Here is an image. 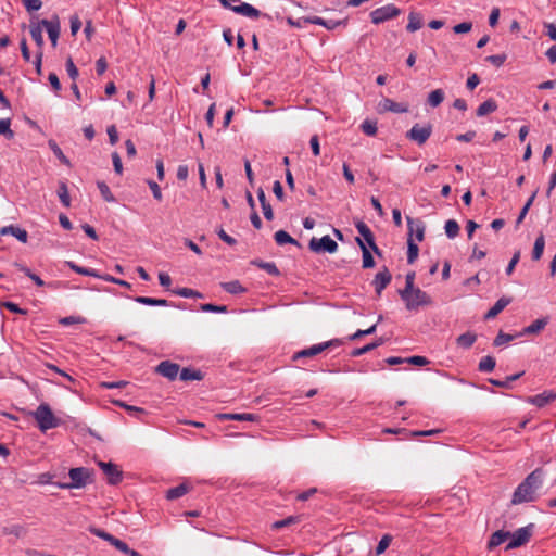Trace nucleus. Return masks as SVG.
<instances>
[{
  "label": "nucleus",
  "instance_id": "14",
  "mask_svg": "<svg viewBox=\"0 0 556 556\" xmlns=\"http://www.w3.org/2000/svg\"><path fill=\"white\" fill-rule=\"evenodd\" d=\"M180 371V366L170 361H163L155 367V372L174 381Z\"/></svg>",
  "mask_w": 556,
  "mask_h": 556
},
{
  "label": "nucleus",
  "instance_id": "16",
  "mask_svg": "<svg viewBox=\"0 0 556 556\" xmlns=\"http://www.w3.org/2000/svg\"><path fill=\"white\" fill-rule=\"evenodd\" d=\"M378 108L379 112L406 113L408 111L407 104L395 102L389 98L382 99Z\"/></svg>",
  "mask_w": 556,
  "mask_h": 556
},
{
  "label": "nucleus",
  "instance_id": "31",
  "mask_svg": "<svg viewBox=\"0 0 556 556\" xmlns=\"http://www.w3.org/2000/svg\"><path fill=\"white\" fill-rule=\"evenodd\" d=\"M496 110H497L496 101L493 99H489L478 106L476 114L478 117H482L490 113L495 112Z\"/></svg>",
  "mask_w": 556,
  "mask_h": 556
},
{
  "label": "nucleus",
  "instance_id": "41",
  "mask_svg": "<svg viewBox=\"0 0 556 556\" xmlns=\"http://www.w3.org/2000/svg\"><path fill=\"white\" fill-rule=\"evenodd\" d=\"M14 266L22 273H24L27 277H29L38 287H43L45 281L35 273H33L28 267L21 263H15Z\"/></svg>",
  "mask_w": 556,
  "mask_h": 556
},
{
  "label": "nucleus",
  "instance_id": "50",
  "mask_svg": "<svg viewBox=\"0 0 556 556\" xmlns=\"http://www.w3.org/2000/svg\"><path fill=\"white\" fill-rule=\"evenodd\" d=\"M113 546H115L118 552L128 556H140L138 552L130 549L128 545L119 539L114 540Z\"/></svg>",
  "mask_w": 556,
  "mask_h": 556
},
{
  "label": "nucleus",
  "instance_id": "15",
  "mask_svg": "<svg viewBox=\"0 0 556 556\" xmlns=\"http://www.w3.org/2000/svg\"><path fill=\"white\" fill-rule=\"evenodd\" d=\"M391 280V273L389 271L387 266H383L381 270L376 274L372 280V286L378 296L381 295L382 291L387 288Z\"/></svg>",
  "mask_w": 556,
  "mask_h": 556
},
{
  "label": "nucleus",
  "instance_id": "40",
  "mask_svg": "<svg viewBox=\"0 0 556 556\" xmlns=\"http://www.w3.org/2000/svg\"><path fill=\"white\" fill-rule=\"evenodd\" d=\"M525 372L521 371V372H518V374H515V375H511V376H508L506 377L505 380H497V379H489V382L495 387H500V388H505V389H509L510 388V383L513 381H516L517 379H519Z\"/></svg>",
  "mask_w": 556,
  "mask_h": 556
},
{
  "label": "nucleus",
  "instance_id": "49",
  "mask_svg": "<svg viewBox=\"0 0 556 556\" xmlns=\"http://www.w3.org/2000/svg\"><path fill=\"white\" fill-rule=\"evenodd\" d=\"M536 194H538V190H535V191L531 194V197L528 199V201L526 202V204H525V205H523V207L521 208V211H520V213H519V215H518V217H517V220H516V224H517V225L521 224V223H522V220L525 219V217H526V215H527V213H528L529 208H530V207H531V205L533 204V201H534V199H535Z\"/></svg>",
  "mask_w": 556,
  "mask_h": 556
},
{
  "label": "nucleus",
  "instance_id": "47",
  "mask_svg": "<svg viewBox=\"0 0 556 556\" xmlns=\"http://www.w3.org/2000/svg\"><path fill=\"white\" fill-rule=\"evenodd\" d=\"M0 135L4 136L9 140L14 138V131L11 129L10 118L0 119Z\"/></svg>",
  "mask_w": 556,
  "mask_h": 556
},
{
  "label": "nucleus",
  "instance_id": "11",
  "mask_svg": "<svg viewBox=\"0 0 556 556\" xmlns=\"http://www.w3.org/2000/svg\"><path fill=\"white\" fill-rule=\"evenodd\" d=\"M98 466L103 470L106 476V481L111 485H116L123 480V471L118 468L116 464L111 462H99Z\"/></svg>",
  "mask_w": 556,
  "mask_h": 556
},
{
  "label": "nucleus",
  "instance_id": "24",
  "mask_svg": "<svg viewBox=\"0 0 556 556\" xmlns=\"http://www.w3.org/2000/svg\"><path fill=\"white\" fill-rule=\"evenodd\" d=\"M179 378L182 381H191V380L200 381L204 378V375L200 369L185 367L179 371Z\"/></svg>",
  "mask_w": 556,
  "mask_h": 556
},
{
  "label": "nucleus",
  "instance_id": "7",
  "mask_svg": "<svg viewBox=\"0 0 556 556\" xmlns=\"http://www.w3.org/2000/svg\"><path fill=\"white\" fill-rule=\"evenodd\" d=\"M433 127L430 123L420 125L415 124L405 135L406 139L415 142L419 147L424 146L432 134Z\"/></svg>",
  "mask_w": 556,
  "mask_h": 556
},
{
  "label": "nucleus",
  "instance_id": "36",
  "mask_svg": "<svg viewBox=\"0 0 556 556\" xmlns=\"http://www.w3.org/2000/svg\"><path fill=\"white\" fill-rule=\"evenodd\" d=\"M220 286L226 292L230 294H240L247 291V289L240 283L239 280L222 282Z\"/></svg>",
  "mask_w": 556,
  "mask_h": 556
},
{
  "label": "nucleus",
  "instance_id": "9",
  "mask_svg": "<svg viewBox=\"0 0 556 556\" xmlns=\"http://www.w3.org/2000/svg\"><path fill=\"white\" fill-rule=\"evenodd\" d=\"M401 14V10L394 4H387L380 8L375 9L370 12V21L371 23L379 25L387 21L393 20Z\"/></svg>",
  "mask_w": 556,
  "mask_h": 556
},
{
  "label": "nucleus",
  "instance_id": "54",
  "mask_svg": "<svg viewBox=\"0 0 556 556\" xmlns=\"http://www.w3.org/2000/svg\"><path fill=\"white\" fill-rule=\"evenodd\" d=\"M414 281H415V271L407 273L406 277H405V287H404V289L400 290L399 293L406 294V293H408V291H412L414 288H416L414 285Z\"/></svg>",
  "mask_w": 556,
  "mask_h": 556
},
{
  "label": "nucleus",
  "instance_id": "4",
  "mask_svg": "<svg viewBox=\"0 0 556 556\" xmlns=\"http://www.w3.org/2000/svg\"><path fill=\"white\" fill-rule=\"evenodd\" d=\"M31 415L42 432L56 428L61 424V420L54 416L51 407L47 403H41Z\"/></svg>",
  "mask_w": 556,
  "mask_h": 556
},
{
  "label": "nucleus",
  "instance_id": "32",
  "mask_svg": "<svg viewBox=\"0 0 556 556\" xmlns=\"http://www.w3.org/2000/svg\"><path fill=\"white\" fill-rule=\"evenodd\" d=\"M547 323V318H539L528 327L523 328L521 334H536L545 328Z\"/></svg>",
  "mask_w": 556,
  "mask_h": 556
},
{
  "label": "nucleus",
  "instance_id": "34",
  "mask_svg": "<svg viewBox=\"0 0 556 556\" xmlns=\"http://www.w3.org/2000/svg\"><path fill=\"white\" fill-rule=\"evenodd\" d=\"M477 340V336L473 332L467 331L457 337L456 343L463 349H469L473 345Z\"/></svg>",
  "mask_w": 556,
  "mask_h": 556
},
{
  "label": "nucleus",
  "instance_id": "17",
  "mask_svg": "<svg viewBox=\"0 0 556 556\" xmlns=\"http://www.w3.org/2000/svg\"><path fill=\"white\" fill-rule=\"evenodd\" d=\"M407 227H408V237L413 238V235L416 236L418 241H422L425 238V224L419 219H414L409 216L406 217Z\"/></svg>",
  "mask_w": 556,
  "mask_h": 556
},
{
  "label": "nucleus",
  "instance_id": "42",
  "mask_svg": "<svg viewBox=\"0 0 556 556\" xmlns=\"http://www.w3.org/2000/svg\"><path fill=\"white\" fill-rule=\"evenodd\" d=\"M418 253H419L418 245L414 242L413 238L408 237L407 238V263L413 264L417 260Z\"/></svg>",
  "mask_w": 556,
  "mask_h": 556
},
{
  "label": "nucleus",
  "instance_id": "5",
  "mask_svg": "<svg viewBox=\"0 0 556 556\" xmlns=\"http://www.w3.org/2000/svg\"><path fill=\"white\" fill-rule=\"evenodd\" d=\"M400 296L405 302V306L408 311H415L419 306H429L432 304L431 296L420 288H414L406 294H400Z\"/></svg>",
  "mask_w": 556,
  "mask_h": 556
},
{
  "label": "nucleus",
  "instance_id": "57",
  "mask_svg": "<svg viewBox=\"0 0 556 556\" xmlns=\"http://www.w3.org/2000/svg\"><path fill=\"white\" fill-rule=\"evenodd\" d=\"M98 188L100 190V193L102 194L103 199L108 202L114 201V197L109 188V186L104 181L98 182Z\"/></svg>",
  "mask_w": 556,
  "mask_h": 556
},
{
  "label": "nucleus",
  "instance_id": "51",
  "mask_svg": "<svg viewBox=\"0 0 556 556\" xmlns=\"http://www.w3.org/2000/svg\"><path fill=\"white\" fill-rule=\"evenodd\" d=\"M361 129L363 130L364 134H366L367 136H375L377 134V123L374 122V121H370V119H365L362 124H361Z\"/></svg>",
  "mask_w": 556,
  "mask_h": 556
},
{
  "label": "nucleus",
  "instance_id": "56",
  "mask_svg": "<svg viewBox=\"0 0 556 556\" xmlns=\"http://www.w3.org/2000/svg\"><path fill=\"white\" fill-rule=\"evenodd\" d=\"M65 67H66V72H67L68 76L75 81L79 75V72L71 56L67 58Z\"/></svg>",
  "mask_w": 556,
  "mask_h": 556
},
{
  "label": "nucleus",
  "instance_id": "52",
  "mask_svg": "<svg viewBox=\"0 0 556 556\" xmlns=\"http://www.w3.org/2000/svg\"><path fill=\"white\" fill-rule=\"evenodd\" d=\"M392 542V536L390 534H384L381 540L379 541L377 547H376V555L379 556L382 553L386 552V549L389 547V545Z\"/></svg>",
  "mask_w": 556,
  "mask_h": 556
},
{
  "label": "nucleus",
  "instance_id": "20",
  "mask_svg": "<svg viewBox=\"0 0 556 556\" xmlns=\"http://www.w3.org/2000/svg\"><path fill=\"white\" fill-rule=\"evenodd\" d=\"M510 532L504 531V530H497L495 531L489 542H488V549L491 552L494 547L505 543L506 541H509Z\"/></svg>",
  "mask_w": 556,
  "mask_h": 556
},
{
  "label": "nucleus",
  "instance_id": "1",
  "mask_svg": "<svg viewBox=\"0 0 556 556\" xmlns=\"http://www.w3.org/2000/svg\"><path fill=\"white\" fill-rule=\"evenodd\" d=\"M544 471L542 468H536L529 473L525 480L516 488L511 504L518 505L522 503L534 502L536 500V491L543 484Z\"/></svg>",
  "mask_w": 556,
  "mask_h": 556
},
{
  "label": "nucleus",
  "instance_id": "30",
  "mask_svg": "<svg viewBox=\"0 0 556 556\" xmlns=\"http://www.w3.org/2000/svg\"><path fill=\"white\" fill-rule=\"evenodd\" d=\"M252 265L265 270L271 276H279L280 271L274 262H264L262 260H254L251 262Z\"/></svg>",
  "mask_w": 556,
  "mask_h": 556
},
{
  "label": "nucleus",
  "instance_id": "21",
  "mask_svg": "<svg viewBox=\"0 0 556 556\" xmlns=\"http://www.w3.org/2000/svg\"><path fill=\"white\" fill-rule=\"evenodd\" d=\"M219 420H238V421H256L258 416L250 413L242 414H218L216 416Z\"/></svg>",
  "mask_w": 556,
  "mask_h": 556
},
{
  "label": "nucleus",
  "instance_id": "53",
  "mask_svg": "<svg viewBox=\"0 0 556 556\" xmlns=\"http://www.w3.org/2000/svg\"><path fill=\"white\" fill-rule=\"evenodd\" d=\"M296 522H299V517L289 516L282 520H278V521L274 522L273 529L278 530V529L294 525Z\"/></svg>",
  "mask_w": 556,
  "mask_h": 556
},
{
  "label": "nucleus",
  "instance_id": "26",
  "mask_svg": "<svg viewBox=\"0 0 556 556\" xmlns=\"http://www.w3.org/2000/svg\"><path fill=\"white\" fill-rule=\"evenodd\" d=\"M1 233L2 235L10 233L23 243H26L27 238H28L27 231L25 229H22L17 226H13V225L2 228Z\"/></svg>",
  "mask_w": 556,
  "mask_h": 556
},
{
  "label": "nucleus",
  "instance_id": "46",
  "mask_svg": "<svg viewBox=\"0 0 556 556\" xmlns=\"http://www.w3.org/2000/svg\"><path fill=\"white\" fill-rule=\"evenodd\" d=\"M445 233L450 239H454L459 233V225L455 219H448L444 226Z\"/></svg>",
  "mask_w": 556,
  "mask_h": 556
},
{
  "label": "nucleus",
  "instance_id": "25",
  "mask_svg": "<svg viewBox=\"0 0 556 556\" xmlns=\"http://www.w3.org/2000/svg\"><path fill=\"white\" fill-rule=\"evenodd\" d=\"M191 490V486L187 483H180L175 488H170L166 491V498L169 501L177 500Z\"/></svg>",
  "mask_w": 556,
  "mask_h": 556
},
{
  "label": "nucleus",
  "instance_id": "58",
  "mask_svg": "<svg viewBox=\"0 0 556 556\" xmlns=\"http://www.w3.org/2000/svg\"><path fill=\"white\" fill-rule=\"evenodd\" d=\"M200 308L203 312H211V313H226L227 312L226 305H215V304H211V303L202 304Z\"/></svg>",
  "mask_w": 556,
  "mask_h": 556
},
{
  "label": "nucleus",
  "instance_id": "38",
  "mask_svg": "<svg viewBox=\"0 0 556 556\" xmlns=\"http://www.w3.org/2000/svg\"><path fill=\"white\" fill-rule=\"evenodd\" d=\"M274 238H275V241L278 245H283V244H294V245H300V243L294 239L292 238L287 231L285 230H278L275 232L274 235Z\"/></svg>",
  "mask_w": 556,
  "mask_h": 556
},
{
  "label": "nucleus",
  "instance_id": "29",
  "mask_svg": "<svg viewBox=\"0 0 556 556\" xmlns=\"http://www.w3.org/2000/svg\"><path fill=\"white\" fill-rule=\"evenodd\" d=\"M384 339L382 337L378 338L376 341L371 342V343H368L362 348H356L354 349L352 352H351V356L353 357H358V356H362L372 350H375L376 348L382 345L384 343Z\"/></svg>",
  "mask_w": 556,
  "mask_h": 556
},
{
  "label": "nucleus",
  "instance_id": "62",
  "mask_svg": "<svg viewBox=\"0 0 556 556\" xmlns=\"http://www.w3.org/2000/svg\"><path fill=\"white\" fill-rule=\"evenodd\" d=\"M147 184H148L149 188L151 189L154 199L157 201H162L163 195H162V190H161L160 186L153 180H148Z\"/></svg>",
  "mask_w": 556,
  "mask_h": 556
},
{
  "label": "nucleus",
  "instance_id": "61",
  "mask_svg": "<svg viewBox=\"0 0 556 556\" xmlns=\"http://www.w3.org/2000/svg\"><path fill=\"white\" fill-rule=\"evenodd\" d=\"M406 363L416 365V366H426L430 362L425 356L415 355V356H410V357L406 358Z\"/></svg>",
  "mask_w": 556,
  "mask_h": 556
},
{
  "label": "nucleus",
  "instance_id": "8",
  "mask_svg": "<svg viewBox=\"0 0 556 556\" xmlns=\"http://www.w3.org/2000/svg\"><path fill=\"white\" fill-rule=\"evenodd\" d=\"M341 344H343V341L341 339H332V340L303 349L299 352H295L292 356V359L298 361V359L304 358V357H313V356L320 354L321 352H324L325 350H327L329 348L339 346Z\"/></svg>",
  "mask_w": 556,
  "mask_h": 556
},
{
  "label": "nucleus",
  "instance_id": "64",
  "mask_svg": "<svg viewBox=\"0 0 556 556\" xmlns=\"http://www.w3.org/2000/svg\"><path fill=\"white\" fill-rule=\"evenodd\" d=\"M520 251H516L510 260V262L508 263L507 267H506V274L508 276H510L516 267V265L518 264L519 260H520Z\"/></svg>",
  "mask_w": 556,
  "mask_h": 556
},
{
  "label": "nucleus",
  "instance_id": "2",
  "mask_svg": "<svg viewBox=\"0 0 556 556\" xmlns=\"http://www.w3.org/2000/svg\"><path fill=\"white\" fill-rule=\"evenodd\" d=\"M71 482L54 483L60 489H80L93 482V471L86 467L71 468L68 471Z\"/></svg>",
  "mask_w": 556,
  "mask_h": 556
},
{
  "label": "nucleus",
  "instance_id": "10",
  "mask_svg": "<svg viewBox=\"0 0 556 556\" xmlns=\"http://www.w3.org/2000/svg\"><path fill=\"white\" fill-rule=\"evenodd\" d=\"M308 248L311 251H313L315 253H321V252L334 253L338 250V244L333 239H331L327 235L319 239L313 237L309 240Z\"/></svg>",
  "mask_w": 556,
  "mask_h": 556
},
{
  "label": "nucleus",
  "instance_id": "12",
  "mask_svg": "<svg viewBox=\"0 0 556 556\" xmlns=\"http://www.w3.org/2000/svg\"><path fill=\"white\" fill-rule=\"evenodd\" d=\"M355 227L358 231V233L363 237V239L366 241V243L369 245L371 251L379 257L382 256V251L378 248V245L375 242V236L370 228L362 220H358L355 224Z\"/></svg>",
  "mask_w": 556,
  "mask_h": 556
},
{
  "label": "nucleus",
  "instance_id": "35",
  "mask_svg": "<svg viewBox=\"0 0 556 556\" xmlns=\"http://www.w3.org/2000/svg\"><path fill=\"white\" fill-rule=\"evenodd\" d=\"M48 146L52 150L53 154L58 157V160L62 164H64V165H66L68 167L72 166L70 159L63 153L61 148L58 146V143L53 139H50L48 141Z\"/></svg>",
  "mask_w": 556,
  "mask_h": 556
},
{
  "label": "nucleus",
  "instance_id": "23",
  "mask_svg": "<svg viewBox=\"0 0 556 556\" xmlns=\"http://www.w3.org/2000/svg\"><path fill=\"white\" fill-rule=\"evenodd\" d=\"M257 198L261 203V207H262L264 217L267 220H273L274 219L273 207H271L270 203L267 201L265 192H264L263 188H261V187L257 190Z\"/></svg>",
  "mask_w": 556,
  "mask_h": 556
},
{
  "label": "nucleus",
  "instance_id": "3",
  "mask_svg": "<svg viewBox=\"0 0 556 556\" xmlns=\"http://www.w3.org/2000/svg\"><path fill=\"white\" fill-rule=\"evenodd\" d=\"M219 3L222 4L223 8L229 9L237 14H240L252 20H257L260 17L266 18L267 21L273 20L271 15H269L268 13H263L253 5L245 2H241L240 0H219Z\"/></svg>",
  "mask_w": 556,
  "mask_h": 556
},
{
  "label": "nucleus",
  "instance_id": "59",
  "mask_svg": "<svg viewBox=\"0 0 556 556\" xmlns=\"http://www.w3.org/2000/svg\"><path fill=\"white\" fill-rule=\"evenodd\" d=\"M506 59H507V55L505 53H502V54L489 55V56H486L485 61L490 62L491 64H493L496 67H501L505 63Z\"/></svg>",
  "mask_w": 556,
  "mask_h": 556
},
{
  "label": "nucleus",
  "instance_id": "33",
  "mask_svg": "<svg viewBox=\"0 0 556 556\" xmlns=\"http://www.w3.org/2000/svg\"><path fill=\"white\" fill-rule=\"evenodd\" d=\"M134 301L143 304V305H150V306H168L169 302L165 299H155V298H149V296H136L134 298Z\"/></svg>",
  "mask_w": 556,
  "mask_h": 556
},
{
  "label": "nucleus",
  "instance_id": "37",
  "mask_svg": "<svg viewBox=\"0 0 556 556\" xmlns=\"http://www.w3.org/2000/svg\"><path fill=\"white\" fill-rule=\"evenodd\" d=\"M544 248H545V238H544L543 233H540L534 241V245H533V250H532V260L533 261H539L542 257Z\"/></svg>",
  "mask_w": 556,
  "mask_h": 556
},
{
  "label": "nucleus",
  "instance_id": "22",
  "mask_svg": "<svg viewBox=\"0 0 556 556\" xmlns=\"http://www.w3.org/2000/svg\"><path fill=\"white\" fill-rule=\"evenodd\" d=\"M424 25V17L420 12L412 11L408 14V24L406 25V30L408 33H415L419 30Z\"/></svg>",
  "mask_w": 556,
  "mask_h": 556
},
{
  "label": "nucleus",
  "instance_id": "13",
  "mask_svg": "<svg viewBox=\"0 0 556 556\" xmlns=\"http://www.w3.org/2000/svg\"><path fill=\"white\" fill-rule=\"evenodd\" d=\"M43 28H46L52 47H56L60 37L61 26L58 15L52 16L50 20H41Z\"/></svg>",
  "mask_w": 556,
  "mask_h": 556
},
{
  "label": "nucleus",
  "instance_id": "39",
  "mask_svg": "<svg viewBox=\"0 0 556 556\" xmlns=\"http://www.w3.org/2000/svg\"><path fill=\"white\" fill-rule=\"evenodd\" d=\"M65 265L76 274L89 277L98 276V271L96 269L81 267L72 261H66Z\"/></svg>",
  "mask_w": 556,
  "mask_h": 556
},
{
  "label": "nucleus",
  "instance_id": "63",
  "mask_svg": "<svg viewBox=\"0 0 556 556\" xmlns=\"http://www.w3.org/2000/svg\"><path fill=\"white\" fill-rule=\"evenodd\" d=\"M472 28L471 22H463L453 27L455 34H466L469 33Z\"/></svg>",
  "mask_w": 556,
  "mask_h": 556
},
{
  "label": "nucleus",
  "instance_id": "19",
  "mask_svg": "<svg viewBox=\"0 0 556 556\" xmlns=\"http://www.w3.org/2000/svg\"><path fill=\"white\" fill-rule=\"evenodd\" d=\"M554 400H556V393L553 392V391H544L543 393L541 394H538V395H534V396H530L528 399V402L538 406V407H543L545 405H547L548 403L553 402Z\"/></svg>",
  "mask_w": 556,
  "mask_h": 556
},
{
  "label": "nucleus",
  "instance_id": "6",
  "mask_svg": "<svg viewBox=\"0 0 556 556\" xmlns=\"http://www.w3.org/2000/svg\"><path fill=\"white\" fill-rule=\"evenodd\" d=\"M534 529L535 525L529 523L526 527L517 529L515 532H510V538L505 547V551L516 548L528 543L533 535Z\"/></svg>",
  "mask_w": 556,
  "mask_h": 556
},
{
  "label": "nucleus",
  "instance_id": "44",
  "mask_svg": "<svg viewBox=\"0 0 556 556\" xmlns=\"http://www.w3.org/2000/svg\"><path fill=\"white\" fill-rule=\"evenodd\" d=\"M495 358L493 356L488 355L481 358L478 365V369L481 372H490L495 368Z\"/></svg>",
  "mask_w": 556,
  "mask_h": 556
},
{
  "label": "nucleus",
  "instance_id": "55",
  "mask_svg": "<svg viewBox=\"0 0 556 556\" xmlns=\"http://www.w3.org/2000/svg\"><path fill=\"white\" fill-rule=\"evenodd\" d=\"M514 338H515V336H513V334H508V333H504L503 331H500L493 341V345L501 346L505 343L513 341Z\"/></svg>",
  "mask_w": 556,
  "mask_h": 556
},
{
  "label": "nucleus",
  "instance_id": "18",
  "mask_svg": "<svg viewBox=\"0 0 556 556\" xmlns=\"http://www.w3.org/2000/svg\"><path fill=\"white\" fill-rule=\"evenodd\" d=\"M42 28H43V25L41 24V21H37V22L34 20L30 21L29 33H30L33 40L35 41V43L37 46V51H42L43 45H45L43 36H42Z\"/></svg>",
  "mask_w": 556,
  "mask_h": 556
},
{
  "label": "nucleus",
  "instance_id": "48",
  "mask_svg": "<svg viewBox=\"0 0 556 556\" xmlns=\"http://www.w3.org/2000/svg\"><path fill=\"white\" fill-rule=\"evenodd\" d=\"M173 293L182 296V298H203L202 293H200L197 290L190 289V288H178L173 290Z\"/></svg>",
  "mask_w": 556,
  "mask_h": 556
},
{
  "label": "nucleus",
  "instance_id": "28",
  "mask_svg": "<svg viewBox=\"0 0 556 556\" xmlns=\"http://www.w3.org/2000/svg\"><path fill=\"white\" fill-rule=\"evenodd\" d=\"M356 242L359 245L363 254V268H372L375 266V260L361 238H356Z\"/></svg>",
  "mask_w": 556,
  "mask_h": 556
},
{
  "label": "nucleus",
  "instance_id": "27",
  "mask_svg": "<svg viewBox=\"0 0 556 556\" xmlns=\"http://www.w3.org/2000/svg\"><path fill=\"white\" fill-rule=\"evenodd\" d=\"M509 303H510V299H507V298L498 299L495 302V304L488 311L484 318L492 319V318L496 317Z\"/></svg>",
  "mask_w": 556,
  "mask_h": 556
},
{
  "label": "nucleus",
  "instance_id": "43",
  "mask_svg": "<svg viewBox=\"0 0 556 556\" xmlns=\"http://www.w3.org/2000/svg\"><path fill=\"white\" fill-rule=\"evenodd\" d=\"M444 100V92L442 89H435L428 96V104L432 108L439 106Z\"/></svg>",
  "mask_w": 556,
  "mask_h": 556
},
{
  "label": "nucleus",
  "instance_id": "45",
  "mask_svg": "<svg viewBox=\"0 0 556 556\" xmlns=\"http://www.w3.org/2000/svg\"><path fill=\"white\" fill-rule=\"evenodd\" d=\"M58 195H59V199H60L61 203L65 207H70V205H71V198H70L67 185L64 181H61L59 184Z\"/></svg>",
  "mask_w": 556,
  "mask_h": 556
},
{
  "label": "nucleus",
  "instance_id": "60",
  "mask_svg": "<svg viewBox=\"0 0 556 556\" xmlns=\"http://www.w3.org/2000/svg\"><path fill=\"white\" fill-rule=\"evenodd\" d=\"M22 2L28 12L38 11L42 7L41 0H22Z\"/></svg>",
  "mask_w": 556,
  "mask_h": 556
}]
</instances>
